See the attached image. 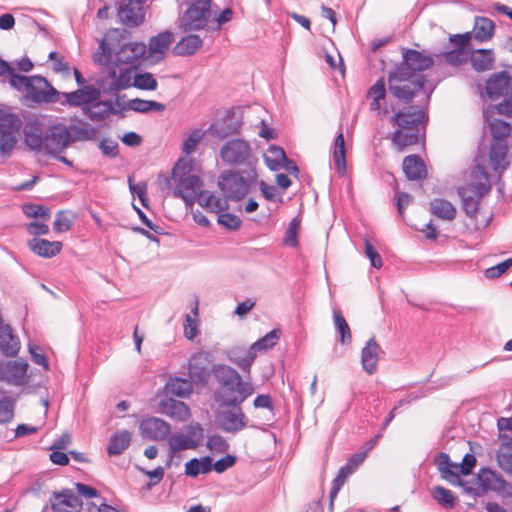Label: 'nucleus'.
I'll return each instance as SVG.
<instances>
[{"mask_svg":"<svg viewBox=\"0 0 512 512\" xmlns=\"http://www.w3.org/2000/svg\"><path fill=\"white\" fill-rule=\"evenodd\" d=\"M300 225L299 220L297 218H293L291 222L289 223V226L286 230L285 237H284V244L289 247H297L299 244L298 237H297V230Z\"/></svg>","mask_w":512,"mask_h":512,"instance_id":"774afa93","label":"nucleus"},{"mask_svg":"<svg viewBox=\"0 0 512 512\" xmlns=\"http://www.w3.org/2000/svg\"><path fill=\"white\" fill-rule=\"evenodd\" d=\"M177 180L178 183L173 190V196L181 198L186 206H193L196 202L198 191L203 187L202 179L200 176L192 174Z\"/></svg>","mask_w":512,"mask_h":512,"instance_id":"ddd939ff","label":"nucleus"},{"mask_svg":"<svg viewBox=\"0 0 512 512\" xmlns=\"http://www.w3.org/2000/svg\"><path fill=\"white\" fill-rule=\"evenodd\" d=\"M45 153L48 155L55 151H64L69 147L67 125L57 122L44 131Z\"/></svg>","mask_w":512,"mask_h":512,"instance_id":"f8f14e48","label":"nucleus"},{"mask_svg":"<svg viewBox=\"0 0 512 512\" xmlns=\"http://www.w3.org/2000/svg\"><path fill=\"white\" fill-rule=\"evenodd\" d=\"M169 457L166 461V466L169 467L172 461V458L177 451L187 450V449H196L198 448V442L192 440L191 437H187L182 433H175L169 438Z\"/></svg>","mask_w":512,"mask_h":512,"instance_id":"f704fd0d","label":"nucleus"},{"mask_svg":"<svg viewBox=\"0 0 512 512\" xmlns=\"http://www.w3.org/2000/svg\"><path fill=\"white\" fill-rule=\"evenodd\" d=\"M15 400L9 396L0 399V424L10 422L14 417Z\"/></svg>","mask_w":512,"mask_h":512,"instance_id":"680f3d73","label":"nucleus"},{"mask_svg":"<svg viewBox=\"0 0 512 512\" xmlns=\"http://www.w3.org/2000/svg\"><path fill=\"white\" fill-rule=\"evenodd\" d=\"M470 62L475 71H488L495 63V53L492 49H476L470 55Z\"/></svg>","mask_w":512,"mask_h":512,"instance_id":"2f4dec72","label":"nucleus"},{"mask_svg":"<svg viewBox=\"0 0 512 512\" xmlns=\"http://www.w3.org/2000/svg\"><path fill=\"white\" fill-rule=\"evenodd\" d=\"M159 407L162 414L180 422L188 420L191 416L189 407L183 401L175 400L172 397L162 399Z\"/></svg>","mask_w":512,"mask_h":512,"instance_id":"b1692460","label":"nucleus"},{"mask_svg":"<svg viewBox=\"0 0 512 512\" xmlns=\"http://www.w3.org/2000/svg\"><path fill=\"white\" fill-rule=\"evenodd\" d=\"M269 153L273 156L265 157V163L272 171H276L282 167V162L286 160V153L284 149L277 145H271L268 149Z\"/></svg>","mask_w":512,"mask_h":512,"instance_id":"5fc2aeb1","label":"nucleus"},{"mask_svg":"<svg viewBox=\"0 0 512 512\" xmlns=\"http://www.w3.org/2000/svg\"><path fill=\"white\" fill-rule=\"evenodd\" d=\"M132 434L128 430H118L109 438L107 453L109 456L122 454L130 445Z\"/></svg>","mask_w":512,"mask_h":512,"instance_id":"72a5a7b5","label":"nucleus"},{"mask_svg":"<svg viewBox=\"0 0 512 512\" xmlns=\"http://www.w3.org/2000/svg\"><path fill=\"white\" fill-rule=\"evenodd\" d=\"M54 512H80L83 502L71 489L53 492L50 499Z\"/></svg>","mask_w":512,"mask_h":512,"instance_id":"dca6fc26","label":"nucleus"},{"mask_svg":"<svg viewBox=\"0 0 512 512\" xmlns=\"http://www.w3.org/2000/svg\"><path fill=\"white\" fill-rule=\"evenodd\" d=\"M499 438L501 445L496 455L498 466L512 476V436L500 434Z\"/></svg>","mask_w":512,"mask_h":512,"instance_id":"7c9ffc66","label":"nucleus"},{"mask_svg":"<svg viewBox=\"0 0 512 512\" xmlns=\"http://www.w3.org/2000/svg\"><path fill=\"white\" fill-rule=\"evenodd\" d=\"M6 75L9 78L10 87L17 91L25 92L31 81H40L41 80L39 75L26 76V75L17 73L13 66H12V71L7 72Z\"/></svg>","mask_w":512,"mask_h":512,"instance_id":"49530a36","label":"nucleus"},{"mask_svg":"<svg viewBox=\"0 0 512 512\" xmlns=\"http://www.w3.org/2000/svg\"><path fill=\"white\" fill-rule=\"evenodd\" d=\"M485 91L491 100L512 95L511 76L507 71H500L492 74L487 82Z\"/></svg>","mask_w":512,"mask_h":512,"instance_id":"2eb2a0df","label":"nucleus"},{"mask_svg":"<svg viewBox=\"0 0 512 512\" xmlns=\"http://www.w3.org/2000/svg\"><path fill=\"white\" fill-rule=\"evenodd\" d=\"M380 352L381 347L376 341L375 336H372L362 348L361 365L363 370L369 375H373L377 371Z\"/></svg>","mask_w":512,"mask_h":512,"instance_id":"aec40b11","label":"nucleus"},{"mask_svg":"<svg viewBox=\"0 0 512 512\" xmlns=\"http://www.w3.org/2000/svg\"><path fill=\"white\" fill-rule=\"evenodd\" d=\"M402 61L389 71L387 85L384 77H380L367 91V98L371 100L372 111L382 110L384 115L395 112L393 103L387 102V95L395 98L400 104H409L421 91L430 100L434 86H427V77L424 71L430 69L435 61L433 56L415 49L402 48Z\"/></svg>","mask_w":512,"mask_h":512,"instance_id":"f257e3e1","label":"nucleus"},{"mask_svg":"<svg viewBox=\"0 0 512 512\" xmlns=\"http://www.w3.org/2000/svg\"><path fill=\"white\" fill-rule=\"evenodd\" d=\"M133 87L144 91H155L158 82L150 72L135 73L133 76Z\"/></svg>","mask_w":512,"mask_h":512,"instance_id":"09e8293b","label":"nucleus"},{"mask_svg":"<svg viewBox=\"0 0 512 512\" xmlns=\"http://www.w3.org/2000/svg\"><path fill=\"white\" fill-rule=\"evenodd\" d=\"M203 44L202 39L196 34L182 37L174 46L173 54L177 56L193 55Z\"/></svg>","mask_w":512,"mask_h":512,"instance_id":"c9c22d12","label":"nucleus"},{"mask_svg":"<svg viewBox=\"0 0 512 512\" xmlns=\"http://www.w3.org/2000/svg\"><path fill=\"white\" fill-rule=\"evenodd\" d=\"M40 81H31L25 91L24 98L31 102L42 105L57 103L60 98V91H58L48 80L42 75H39Z\"/></svg>","mask_w":512,"mask_h":512,"instance_id":"1a4fd4ad","label":"nucleus"},{"mask_svg":"<svg viewBox=\"0 0 512 512\" xmlns=\"http://www.w3.org/2000/svg\"><path fill=\"white\" fill-rule=\"evenodd\" d=\"M478 487L466 488V492L476 497H481L489 491L503 492L507 486L503 476L490 468H481L477 474Z\"/></svg>","mask_w":512,"mask_h":512,"instance_id":"6e6552de","label":"nucleus"},{"mask_svg":"<svg viewBox=\"0 0 512 512\" xmlns=\"http://www.w3.org/2000/svg\"><path fill=\"white\" fill-rule=\"evenodd\" d=\"M29 249L39 257L52 258L59 254L63 244L60 241H49L47 239L34 237L27 242Z\"/></svg>","mask_w":512,"mask_h":512,"instance_id":"a878e982","label":"nucleus"},{"mask_svg":"<svg viewBox=\"0 0 512 512\" xmlns=\"http://www.w3.org/2000/svg\"><path fill=\"white\" fill-rule=\"evenodd\" d=\"M213 372L214 377L219 382V389L214 393V400L219 407H224V364H212L209 352L199 351L191 356L188 362L189 380L195 384L205 385Z\"/></svg>","mask_w":512,"mask_h":512,"instance_id":"7ed1b4c3","label":"nucleus"},{"mask_svg":"<svg viewBox=\"0 0 512 512\" xmlns=\"http://www.w3.org/2000/svg\"><path fill=\"white\" fill-rule=\"evenodd\" d=\"M92 106H103L104 110L112 115H119L121 117L124 116L123 111L126 110V105L121 108H117L113 102V100L102 99L100 93L96 95L95 99L92 101Z\"/></svg>","mask_w":512,"mask_h":512,"instance_id":"0e129e2a","label":"nucleus"},{"mask_svg":"<svg viewBox=\"0 0 512 512\" xmlns=\"http://www.w3.org/2000/svg\"><path fill=\"white\" fill-rule=\"evenodd\" d=\"M334 165L340 175L346 173V152H345V140L342 132V126L339 128V132L334 140V152H333Z\"/></svg>","mask_w":512,"mask_h":512,"instance_id":"a19ab883","label":"nucleus"},{"mask_svg":"<svg viewBox=\"0 0 512 512\" xmlns=\"http://www.w3.org/2000/svg\"><path fill=\"white\" fill-rule=\"evenodd\" d=\"M139 429L144 438L161 441L167 438L171 431V426L161 418L149 417L141 421Z\"/></svg>","mask_w":512,"mask_h":512,"instance_id":"f3484780","label":"nucleus"},{"mask_svg":"<svg viewBox=\"0 0 512 512\" xmlns=\"http://www.w3.org/2000/svg\"><path fill=\"white\" fill-rule=\"evenodd\" d=\"M433 498L445 508H453L456 504V497L452 491L442 486H436L432 490Z\"/></svg>","mask_w":512,"mask_h":512,"instance_id":"6e6d98bb","label":"nucleus"},{"mask_svg":"<svg viewBox=\"0 0 512 512\" xmlns=\"http://www.w3.org/2000/svg\"><path fill=\"white\" fill-rule=\"evenodd\" d=\"M495 31L494 22L487 17H475V23L473 28L474 39L478 42L489 41Z\"/></svg>","mask_w":512,"mask_h":512,"instance_id":"ea45409f","label":"nucleus"},{"mask_svg":"<svg viewBox=\"0 0 512 512\" xmlns=\"http://www.w3.org/2000/svg\"><path fill=\"white\" fill-rule=\"evenodd\" d=\"M29 353L31 355V360L43 367L45 371L50 370V364L47 356L41 352V348L35 344L29 343L28 345Z\"/></svg>","mask_w":512,"mask_h":512,"instance_id":"338daca9","label":"nucleus"},{"mask_svg":"<svg viewBox=\"0 0 512 512\" xmlns=\"http://www.w3.org/2000/svg\"><path fill=\"white\" fill-rule=\"evenodd\" d=\"M459 196L462 200V209L465 214L471 218L475 219L478 212L479 199L470 194V190L468 188H460L458 190Z\"/></svg>","mask_w":512,"mask_h":512,"instance_id":"a18cd8bd","label":"nucleus"},{"mask_svg":"<svg viewBox=\"0 0 512 512\" xmlns=\"http://www.w3.org/2000/svg\"><path fill=\"white\" fill-rule=\"evenodd\" d=\"M419 141V131L396 129L391 135V142L398 151H403L404 148L415 145Z\"/></svg>","mask_w":512,"mask_h":512,"instance_id":"4c0bfd02","label":"nucleus"},{"mask_svg":"<svg viewBox=\"0 0 512 512\" xmlns=\"http://www.w3.org/2000/svg\"><path fill=\"white\" fill-rule=\"evenodd\" d=\"M212 470V457L208 455L201 458H192L185 463V475L191 478H196L200 474H207Z\"/></svg>","mask_w":512,"mask_h":512,"instance_id":"e433bc0d","label":"nucleus"},{"mask_svg":"<svg viewBox=\"0 0 512 512\" xmlns=\"http://www.w3.org/2000/svg\"><path fill=\"white\" fill-rule=\"evenodd\" d=\"M334 325L337 333L340 335L341 344H350L352 341V334L350 327L344 318L343 314L339 310L333 311Z\"/></svg>","mask_w":512,"mask_h":512,"instance_id":"de8ad7c7","label":"nucleus"},{"mask_svg":"<svg viewBox=\"0 0 512 512\" xmlns=\"http://www.w3.org/2000/svg\"><path fill=\"white\" fill-rule=\"evenodd\" d=\"M254 390L250 379L244 380L234 368L226 366V406L242 404Z\"/></svg>","mask_w":512,"mask_h":512,"instance_id":"423d86ee","label":"nucleus"},{"mask_svg":"<svg viewBox=\"0 0 512 512\" xmlns=\"http://www.w3.org/2000/svg\"><path fill=\"white\" fill-rule=\"evenodd\" d=\"M410 104L391 116L390 122L403 130L419 131L418 127L425 122L426 114L420 107Z\"/></svg>","mask_w":512,"mask_h":512,"instance_id":"9b49d317","label":"nucleus"},{"mask_svg":"<svg viewBox=\"0 0 512 512\" xmlns=\"http://www.w3.org/2000/svg\"><path fill=\"white\" fill-rule=\"evenodd\" d=\"M28 367V363L23 359L0 361V381L15 386L26 385Z\"/></svg>","mask_w":512,"mask_h":512,"instance_id":"9d476101","label":"nucleus"},{"mask_svg":"<svg viewBox=\"0 0 512 512\" xmlns=\"http://www.w3.org/2000/svg\"><path fill=\"white\" fill-rule=\"evenodd\" d=\"M196 201L200 206L210 209L211 211H214L222 204L219 197H216L213 193L202 189L198 191Z\"/></svg>","mask_w":512,"mask_h":512,"instance_id":"052dcab7","label":"nucleus"},{"mask_svg":"<svg viewBox=\"0 0 512 512\" xmlns=\"http://www.w3.org/2000/svg\"><path fill=\"white\" fill-rule=\"evenodd\" d=\"M443 57L448 64L458 66L468 60V52L463 48H455L444 52Z\"/></svg>","mask_w":512,"mask_h":512,"instance_id":"e2e57ef3","label":"nucleus"},{"mask_svg":"<svg viewBox=\"0 0 512 512\" xmlns=\"http://www.w3.org/2000/svg\"><path fill=\"white\" fill-rule=\"evenodd\" d=\"M22 212L29 218H42L44 221H48L51 216L47 206L35 203L23 204Z\"/></svg>","mask_w":512,"mask_h":512,"instance_id":"4d7b16f0","label":"nucleus"},{"mask_svg":"<svg viewBox=\"0 0 512 512\" xmlns=\"http://www.w3.org/2000/svg\"><path fill=\"white\" fill-rule=\"evenodd\" d=\"M98 94V90L94 88V85L87 87L77 88L71 92H60V98L57 103L62 106L68 107H80L83 112V107L92 104Z\"/></svg>","mask_w":512,"mask_h":512,"instance_id":"4468645a","label":"nucleus"},{"mask_svg":"<svg viewBox=\"0 0 512 512\" xmlns=\"http://www.w3.org/2000/svg\"><path fill=\"white\" fill-rule=\"evenodd\" d=\"M256 168H238L226 170V200L240 201L244 199L257 184Z\"/></svg>","mask_w":512,"mask_h":512,"instance_id":"20e7f679","label":"nucleus"},{"mask_svg":"<svg viewBox=\"0 0 512 512\" xmlns=\"http://www.w3.org/2000/svg\"><path fill=\"white\" fill-rule=\"evenodd\" d=\"M191 380L184 377H171L164 386L166 396H176L179 398L187 397L192 391Z\"/></svg>","mask_w":512,"mask_h":512,"instance_id":"473e14b6","label":"nucleus"},{"mask_svg":"<svg viewBox=\"0 0 512 512\" xmlns=\"http://www.w3.org/2000/svg\"><path fill=\"white\" fill-rule=\"evenodd\" d=\"M244 107L235 106L226 110V136L239 134L243 125Z\"/></svg>","mask_w":512,"mask_h":512,"instance_id":"c03bdc74","label":"nucleus"},{"mask_svg":"<svg viewBox=\"0 0 512 512\" xmlns=\"http://www.w3.org/2000/svg\"><path fill=\"white\" fill-rule=\"evenodd\" d=\"M20 350L19 338L13 333L9 324L0 327V351L7 357H13Z\"/></svg>","mask_w":512,"mask_h":512,"instance_id":"c85d7f7f","label":"nucleus"},{"mask_svg":"<svg viewBox=\"0 0 512 512\" xmlns=\"http://www.w3.org/2000/svg\"><path fill=\"white\" fill-rule=\"evenodd\" d=\"M212 0H189L188 8L179 18L184 32L204 29L211 17Z\"/></svg>","mask_w":512,"mask_h":512,"instance_id":"39448f33","label":"nucleus"},{"mask_svg":"<svg viewBox=\"0 0 512 512\" xmlns=\"http://www.w3.org/2000/svg\"><path fill=\"white\" fill-rule=\"evenodd\" d=\"M496 111L498 114L510 116L512 115V95L504 96V100L492 107H488L483 110V118L485 121H489L490 113Z\"/></svg>","mask_w":512,"mask_h":512,"instance_id":"bf43d9fd","label":"nucleus"},{"mask_svg":"<svg viewBox=\"0 0 512 512\" xmlns=\"http://www.w3.org/2000/svg\"><path fill=\"white\" fill-rule=\"evenodd\" d=\"M194 160L192 158L181 157L177 160L171 171V178L174 180L187 177L191 175L190 172L193 170Z\"/></svg>","mask_w":512,"mask_h":512,"instance_id":"864d4df0","label":"nucleus"},{"mask_svg":"<svg viewBox=\"0 0 512 512\" xmlns=\"http://www.w3.org/2000/svg\"><path fill=\"white\" fill-rule=\"evenodd\" d=\"M249 426V419L244 414L241 404L226 406V433L235 434Z\"/></svg>","mask_w":512,"mask_h":512,"instance_id":"4be33fe9","label":"nucleus"},{"mask_svg":"<svg viewBox=\"0 0 512 512\" xmlns=\"http://www.w3.org/2000/svg\"><path fill=\"white\" fill-rule=\"evenodd\" d=\"M98 148L105 157L113 159L119 155V145L112 139H101Z\"/></svg>","mask_w":512,"mask_h":512,"instance_id":"69168bd1","label":"nucleus"},{"mask_svg":"<svg viewBox=\"0 0 512 512\" xmlns=\"http://www.w3.org/2000/svg\"><path fill=\"white\" fill-rule=\"evenodd\" d=\"M174 40V35L171 31L165 30L152 36L149 40V57H155L154 62H158L165 57L166 50Z\"/></svg>","mask_w":512,"mask_h":512,"instance_id":"bb28decb","label":"nucleus"},{"mask_svg":"<svg viewBox=\"0 0 512 512\" xmlns=\"http://www.w3.org/2000/svg\"><path fill=\"white\" fill-rule=\"evenodd\" d=\"M78 124L67 125L69 146L79 141H91L96 136V128L85 120L74 118Z\"/></svg>","mask_w":512,"mask_h":512,"instance_id":"5701e85b","label":"nucleus"},{"mask_svg":"<svg viewBox=\"0 0 512 512\" xmlns=\"http://www.w3.org/2000/svg\"><path fill=\"white\" fill-rule=\"evenodd\" d=\"M489 129L492 135L493 141H505L512 132L511 125L501 119H494L489 122Z\"/></svg>","mask_w":512,"mask_h":512,"instance_id":"8fccbe9b","label":"nucleus"},{"mask_svg":"<svg viewBox=\"0 0 512 512\" xmlns=\"http://www.w3.org/2000/svg\"><path fill=\"white\" fill-rule=\"evenodd\" d=\"M434 464L436 465L443 479L448 480L451 483H458L459 485H462V482L457 472L451 470L452 462L447 453H438L437 456L435 457Z\"/></svg>","mask_w":512,"mask_h":512,"instance_id":"58836bf2","label":"nucleus"},{"mask_svg":"<svg viewBox=\"0 0 512 512\" xmlns=\"http://www.w3.org/2000/svg\"><path fill=\"white\" fill-rule=\"evenodd\" d=\"M75 215L68 210H60L56 213L53 222V230L56 233H64L69 231L73 226Z\"/></svg>","mask_w":512,"mask_h":512,"instance_id":"3c124183","label":"nucleus"},{"mask_svg":"<svg viewBox=\"0 0 512 512\" xmlns=\"http://www.w3.org/2000/svg\"><path fill=\"white\" fill-rule=\"evenodd\" d=\"M280 331L277 329L271 330L265 336L258 339L250 347L257 354V351H266L272 349L278 342Z\"/></svg>","mask_w":512,"mask_h":512,"instance_id":"603ef678","label":"nucleus"},{"mask_svg":"<svg viewBox=\"0 0 512 512\" xmlns=\"http://www.w3.org/2000/svg\"><path fill=\"white\" fill-rule=\"evenodd\" d=\"M402 167L409 180H423L427 177L426 165L419 155L412 154L406 156Z\"/></svg>","mask_w":512,"mask_h":512,"instance_id":"cd10ccee","label":"nucleus"},{"mask_svg":"<svg viewBox=\"0 0 512 512\" xmlns=\"http://www.w3.org/2000/svg\"><path fill=\"white\" fill-rule=\"evenodd\" d=\"M226 163L239 168H256L257 159L248 141L235 138L226 141Z\"/></svg>","mask_w":512,"mask_h":512,"instance_id":"0eeeda50","label":"nucleus"},{"mask_svg":"<svg viewBox=\"0 0 512 512\" xmlns=\"http://www.w3.org/2000/svg\"><path fill=\"white\" fill-rule=\"evenodd\" d=\"M229 360L234 363L241 371L247 375L251 372V366L256 359V353L251 347L234 346L228 352Z\"/></svg>","mask_w":512,"mask_h":512,"instance_id":"393cba45","label":"nucleus"},{"mask_svg":"<svg viewBox=\"0 0 512 512\" xmlns=\"http://www.w3.org/2000/svg\"><path fill=\"white\" fill-rule=\"evenodd\" d=\"M129 32L125 28L110 29L105 38L99 44L100 56L97 61L101 65L108 66L112 63V56L115 54V65H134L140 59H146L147 46L143 42L127 43Z\"/></svg>","mask_w":512,"mask_h":512,"instance_id":"f03ea898","label":"nucleus"},{"mask_svg":"<svg viewBox=\"0 0 512 512\" xmlns=\"http://www.w3.org/2000/svg\"><path fill=\"white\" fill-rule=\"evenodd\" d=\"M111 64L108 69V78L111 79L110 85H112L110 89L121 91L133 87L132 72L137 70L138 66L129 64L130 66L127 67H122V65L117 67L115 60Z\"/></svg>","mask_w":512,"mask_h":512,"instance_id":"a211bd4d","label":"nucleus"},{"mask_svg":"<svg viewBox=\"0 0 512 512\" xmlns=\"http://www.w3.org/2000/svg\"><path fill=\"white\" fill-rule=\"evenodd\" d=\"M430 211L436 217L447 221H452L456 217V208L450 201L442 198L430 202Z\"/></svg>","mask_w":512,"mask_h":512,"instance_id":"37998d69","label":"nucleus"},{"mask_svg":"<svg viewBox=\"0 0 512 512\" xmlns=\"http://www.w3.org/2000/svg\"><path fill=\"white\" fill-rule=\"evenodd\" d=\"M126 109L141 114H147L150 112H163L166 109V106L155 100H144L141 98H134L126 103Z\"/></svg>","mask_w":512,"mask_h":512,"instance_id":"79ce46f5","label":"nucleus"},{"mask_svg":"<svg viewBox=\"0 0 512 512\" xmlns=\"http://www.w3.org/2000/svg\"><path fill=\"white\" fill-rule=\"evenodd\" d=\"M16 143V136L9 131L5 130L0 133V157L4 159L11 157Z\"/></svg>","mask_w":512,"mask_h":512,"instance_id":"13d9d810","label":"nucleus"},{"mask_svg":"<svg viewBox=\"0 0 512 512\" xmlns=\"http://www.w3.org/2000/svg\"><path fill=\"white\" fill-rule=\"evenodd\" d=\"M508 146L505 141H493L490 145L489 160L493 170L502 173L509 165L506 161Z\"/></svg>","mask_w":512,"mask_h":512,"instance_id":"c756f323","label":"nucleus"},{"mask_svg":"<svg viewBox=\"0 0 512 512\" xmlns=\"http://www.w3.org/2000/svg\"><path fill=\"white\" fill-rule=\"evenodd\" d=\"M24 143L32 151H45V139L42 124L37 121L27 122L23 129Z\"/></svg>","mask_w":512,"mask_h":512,"instance_id":"412c9836","label":"nucleus"},{"mask_svg":"<svg viewBox=\"0 0 512 512\" xmlns=\"http://www.w3.org/2000/svg\"><path fill=\"white\" fill-rule=\"evenodd\" d=\"M117 15L122 24L134 28L143 24L145 20L144 8L129 1H121Z\"/></svg>","mask_w":512,"mask_h":512,"instance_id":"6ab92c4d","label":"nucleus"}]
</instances>
